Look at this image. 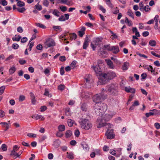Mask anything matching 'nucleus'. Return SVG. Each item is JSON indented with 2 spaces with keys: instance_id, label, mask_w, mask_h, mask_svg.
I'll use <instances>...</instances> for the list:
<instances>
[{
  "instance_id": "f257e3e1",
  "label": "nucleus",
  "mask_w": 160,
  "mask_h": 160,
  "mask_svg": "<svg viewBox=\"0 0 160 160\" xmlns=\"http://www.w3.org/2000/svg\"><path fill=\"white\" fill-rule=\"evenodd\" d=\"M101 99V98L100 95L99 94H96L93 96V101L96 103L94 107L97 108V106H98L99 105L100 106V107L102 106V108H99V109L101 110L102 111L104 112L107 110V106L106 104L100 102Z\"/></svg>"
},
{
  "instance_id": "f03ea898",
  "label": "nucleus",
  "mask_w": 160,
  "mask_h": 160,
  "mask_svg": "<svg viewBox=\"0 0 160 160\" xmlns=\"http://www.w3.org/2000/svg\"><path fill=\"white\" fill-rule=\"evenodd\" d=\"M116 76V75L115 73L113 72H110L107 73H103L101 74L100 82L103 84H105L107 80L112 79Z\"/></svg>"
},
{
  "instance_id": "7ed1b4c3",
  "label": "nucleus",
  "mask_w": 160,
  "mask_h": 160,
  "mask_svg": "<svg viewBox=\"0 0 160 160\" xmlns=\"http://www.w3.org/2000/svg\"><path fill=\"white\" fill-rule=\"evenodd\" d=\"M80 124L81 128L85 130H88L92 127L91 123L87 119H82L80 121Z\"/></svg>"
},
{
  "instance_id": "20e7f679",
  "label": "nucleus",
  "mask_w": 160,
  "mask_h": 160,
  "mask_svg": "<svg viewBox=\"0 0 160 160\" xmlns=\"http://www.w3.org/2000/svg\"><path fill=\"white\" fill-rule=\"evenodd\" d=\"M20 147L17 145L13 147L11 151L10 155L12 156L13 158L16 159L17 158H20V156L22 153V152H20L18 153L17 152L18 151Z\"/></svg>"
},
{
  "instance_id": "39448f33",
  "label": "nucleus",
  "mask_w": 160,
  "mask_h": 160,
  "mask_svg": "<svg viewBox=\"0 0 160 160\" xmlns=\"http://www.w3.org/2000/svg\"><path fill=\"white\" fill-rule=\"evenodd\" d=\"M101 44V41L98 38H97L93 40L91 43V47L93 50H95L96 48L100 47Z\"/></svg>"
},
{
  "instance_id": "423d86ee",
  "label": "nucleus",
  "mask_w": 160,
  "mask_h": 160,
  "mask_svg": "<svg viewBox=\"0 0 160 160\" xmlns=\"http://www.w3.org/2000/svg\"><path fill=\"white\" fill-rule=\"evenodd\" d=\"M117 86L116 85L112 84L110 86L108 91L110 94L115 95L117 93Z\"/></svg>"
},
{
  "instance_id": "0eeeda50",
  "label": "nucleus",
  "mask_w": 160,
  "mask_h": 160,
  "mask_svg": "<svg viewBox=\"0 0 160 160\" xmlns=\"http://www.w3.org/2000/svg\"><path fill=\"white\" fill-rule=\"evenodd\" d=\"M45 44L46 47L48 48L55 46V42L53 39L49 38L46 41Z\"/></svg>"
},
{
  "instance_id": "6e6552de",
  "label": "nucleus",
  "mask_w": 160,
  "mask_h": 160,
  "mask_svg": "<svg viewBox=\"0 0 160 160\" xmlns=\"http://www.w3.org/2000/svg\"><path fill=\"white\" fill-rule=\"evenodd\" d=\"M105 135L108 139H112L115 136L112 130L108 129Z\"/></svg>"
},
{
  "instance_id": "1a4fd4ad",
  "label": "nucleus",
  "mask_w": 160,
  "mask_h": 160,
  "mask_svg": "<svg viewBox=\"0 0 160 160\" xmlns=\"http://www.w3.org/2000/svg\"><path fill=\"white\" fill-rule=\"evenodd\" d=\"M92 67L93 69L96 73L100 77L99 78V81L100 82V79H101V74H102L103 73H102L101 72L100 68L97 66H92Z\"/></svg>"
},
{
  "instance_id": "9d476101",
  "label": "nucleus",
  "mask_w": 160,
  "mask_h": 160,
  "mask_svg": "<svg viewBox=\"0 0 160 160\" xmlns=\"http://www.w3.org/2000/svg\"><path fill=\"white\" fill-rule=\"evenodd\" d=\"M160 113L158 110L154 109L152 110L151 112L148 113H146L145 115L148 118L151 115H158Z\"/></svg>"
},
{
  "instance_id": "9b49d317",
  "label": "nucleus",
  "mask_w": 160,
  "mask_h": 160,
  "mask_svg": "<svg viewBox=\"0 0 160 160\" xmlns=\"http://www.w3.org/2000/svg\"><path fill=\"white\" fill-rule=\"evenodd\" d=\"M32 118L36 120H39L40 121H44L45 120V117L42 115L38 114H35L32 116Z\"/></svg>"
},
{
  "instance_id": "f8f14e48",
  "label": "nucleus",
  "mask_w": 160,
  "mask_h": 160,
  "mask_svg": "<svg viewBox=\"0 0 160 160\" xmlns=\"http://www.w3.org/2000/svg\"><path fill=\"white\" fill-rule=\"evenodd\" d=\"M58 3L65 4L68 6H71L73 4V2L71 1L68 0H57Z\"/></svg>"
},
{
  "instance_id": "ddd939ff",
  "label": "nucleus",
  "mask_w": 160,
  "mask_h": 160,
  "mask_svg": "<svg viewBox=\"0 0 160 160\" xmlns=\"http://www.w3.org/2000/svg\"><path fill=\"white\" fill-rule=\"evenodd\" d=\"M125 91L128 92H130L134 93L135 92V90L133 88H132L130 87H125Z\"/></svg>"
},
{
  "instance_id": "4468645a",
  "label": "nucleus",
  "mask_w": 160,
  "mask_h": 160,
  "mask_svg": "<svg viewBox=\"0 0 160 160\" xmlns=\"http://www.w3.org/2000/svg\"><path fill=\"white\" fill-rule=\"evenodd\" d=\"M85 30L86 28L85 27H82L81 29L78 32V33L80 37H82L85 34Z\"/></svg>"
},
{
  "instance_id": "2eb2a0df",
  "label": "nucleus",
  "mask_w": 160,
  "mask_h": 160,
  "mask_svg": "<svg viewBox=\"0 0 160 160\" xmlns=\"http://www.w3.org/2000/svg\"><path fill=\"white\" fill-rule=\"evenodd\" d=\"M105 61L109 68L111 69H114V65L110 59H106Z\"/></svg>"
},
{
  "instance_id": "dca6fc26",
  "label": "nucleus",
  "mask_w": 160,
  "mask_h": 160,
  "mask_svg": "<svg viewBox=\"0 0 160 160\" xmlns=\"http://www.w3.org/2000/svg\"><path fill=\"white\" fill-rule=\"evenodd\" d=\"M89 40L88 38H86L85 41H84L83 45V49H86L87 48L88 45V42H89Z\"/></svg>"
},
{
  "instance_id": "f3484780",
  "label": "nucleus",
  "mask_w": 160,
  "mask_h": 160,
  "mask_svg": "<svg viewBox=\"0 0 160 160\" xmlns=\"http://www.w3.org/2000/svg\"><path fill=\"white\" fill-rule=\"evenodd\" d=\"M58 128L59 132H63L65 130V127L64 125H60L58 126Z\"/></svg>"
},
{
  "instance_id": "a211bd4d",
  "label": "nucleus",
  "mask_w": 160,
  "mask_h": 160,
  "mask_svg": "<svg viewBox=\"0 0 160 160\" xmlns=\"http://www.w3.org/2000/svg\"><path fill=\"white\" fill-rule=\"evenodd\" d=\"M30 95L31 97V99L32 101V104H35L36 102V100L35 99V97L34 95L32 92L30 93Z\"/></svg>"
},
{
  "instance_id": "6ab92c4d",
  "label": "nucleus",
  "mask_w": 160,
  "mask_h": 160,
  "mask_svg": "<svg viewBox=\"0 0 160 160\" xmlns=\"http://www.w3.org/2000/svg\"><path fill=\"white\" fill-rule=\"evenodd\" d=\"M72 135V132L70 130H67L65 133V136L68 138L70 137Z\"/></svg>"
},
{
  "instance_id": "aec40b11",
  "label": "nucleus",
  "mask_w": 160,
  "mask_h": 160,
  "mask_svg": "<svg viewBox=\"0 0 160 160\" xmlns=\"http://www.w3.org/2000/svg\"><path fill=\"white\" fill-rule=\"evenodd\" d=\"M132 31L133 32H135L136 36H137L138 37H140V35L139 32L138 31L136 27L133 28H132Z\"/></svg>"
},
{
  "instance_id": "412c9836",
  "label": "nucleus",
  "mask_w": 160,
  "mask_h": 160,
  "mask_svg": "<svg viewBox=\"0 0 160 160\" xmlns=\"http://www.w3.org/2000/svg\"><path fill=\"white\" fill-rule=\"evenodd\" d=\"M21 38V37L20 35H15V36L12 38V40L13 41L18 42Z\"/></svg>"
},
{
  "instance_id": "4be33fe9",
  "label": "nucleus",
  "mask_w": 160,
  "mask_h": 160,
  "mask_svg": "<svg viewBox=\"0 0 160 160\" xmlns=\"http://www.w3.org/2000/svg\"><path fill=\"white\" fill-rule=\"evenodd\" d=\"M112 50L111 51H112L113 53H117L119 51L118 47L112 46Z\"/></svg>"
},
{
  "instance_id": "5701e85b",
  "label": "nucleus",
  "mask_w": 160,
  "mask_h": 160,
  "mask_svg": "<svg viewBox=\"0 0 160 160\" xmlns=\"http://www.w3.org/2000/svg\"><path fill=\"white\" fill-rule=\"evenodd\" d=\"M0 124L2 125V127L3 128H6V130H7L9 128V125L8 123L6 122H1Z\"/></svg>"
},
{
  "instance_id": "b1692460",
  "label": "nucleus",
  "mask_w": 160,
  "mask_h": 160,
  "mask_svg": "<svg viewBox=\"0 0 160 160\" xmlns=\"http://www.w3.org/2000/svg\"><path fill=\"white\" fill-rule=\"evenodd\" d=\"M67 157L71 159H73L74 158V154L72 152H67Z\"/></svg>"
},
{
  "instance_id": "393cba45",
  "label": "nucleus",
  "mask_w": 160,
  "mask_h": 160,
  "mask_svg": "<svg viewBox=\"0 0 160 160\" xmlns=\"http://www.w3.org/2000/svg\"><path fill=\"white\" fill-rule=\"evenodd\" d=\"M122 149L121 148H118L116 151L117 154H116V157H118L121 155Z\"/></svg>"
},
{
  "instance_id": "a878e982",
  "label": "nucleus",
  "mask_w": 160,
  "mask_h": 160,
  "mask_svg": "<svg viewBox=\"0 0 160 160\" xmlns=\"http://www.w3.org/2000/svg\"><path fill=\"white\" fill-rule=\"evenodd\" d=\"M26 10V9L24 7H18L17 8V10L18 12L21 13H23Z\"/></svg>"
},
{
  "instance_id": "bb28decb",
  "label": "nucleus",
  "mask_w": 160,
  "mask_h": 160,
  "mask_svg": "<svg viewBox=\"0 0 160 160\" xmlns=\"http://www.w3.org/2000/svg\"><path fill=\"white\" fill-rule=\"evenodd\" d=\"M112 117V116L109 114H106L104 116V119L105 121H108Z\"/></svg>"
},
{
  "instance_id": "cd10ccee",
  "label": "nucleus",
  "mask_w": 160,
  "mask_h": 160,
  "mask_svg": "<svg viewBox=\"0 0 160 160\" xmlns=\"http://www.w3.org/2000/svg\"><path fill=\"white\" fill-rule=\"evenodd\" d=\"M68 125L69 127H71L72 126L73 124L74 123V121L71 119H68L67 121Z\"/></svg>"
},
{
  "instance_id": "c85d7f7f",
  "label": "nucleus",
  "mask_w": 160,
  "mask_h": 160,
  "mask_svg": "<svg viewBox=\"0 0 160 160\" xmlns=\"http://www.w3.org/2000/svg\"><path fill=\"white\" fill-rule=\"evenodd\" d=\"M129 64L128 63L125 62L122 67V69L123 70H127L128 68Z\"/></svg>"
},
{
  "instance_id": "c756f323",
  "label": "nucleus",
  "mask_w": 160,
  "mask_h": 160,
  "mask_svg": "<svg viewBox=\"0 0 160 160\" xmlns=\"http://www.w3.org/2000/svg\"><path fill=\"white\" fill-rule=\"evenodd\" d=\"M70 39L71 40H75L77 38V35L75 33L70 34Z\"/></svg>"
},
{
  "instance_id": "7c9ffc66",
  "label": "nucleus",
  "mask_w": 160,
  "mask_h": 160,
  "mask_svg": "<svg viewBox=\"0 0 160 160\" xmlns=\"http://www.w3.org/2000/svg\"><path fill=\"white\" fill-rule=\"evenodd\" d=\"M34 7L37 10L40 11L42 9V7L41 5H39V2L37 4L35 5Z\"/></svg>"
},
{
  "instance_id": "2f4dec72",
  "label": "nucleus",
  "mask_w": 160,
  "mask_h": 160,
  "mask_svg": "<svg viewBox=\"0 0 160 160\" xmlns=\"http://www.w3.org/2000/svg\"><path fill=\"white\" fill-rule=\"evenodd\" d=\"M17 5L18 7H22L25 6V3L22 2L18 1L17 3Z\"/></svg>"
},
{
  "instance_id": "473e14b6",
  "label": "nucleus",
  "mask_w": 160,
  "mask_h": 160,
  "mask_svg": "<svg viewBox=\"0 0 160 160\" xmlns=\"http://www.w3.org/2000/svg\"><path fill=\"white\" fill-rule=\"evenodd\" d=\"M16 71V68L15 67H11L9 69V72L10 74L13 73Z\"/></svg>"
},
{
  "instance_id": "72a5a7b5",
  "label": "nucleus",
  "mask_w": 160,
  "mask_h": 160,
  "mask_svg": "<svg viewBox=\"0 0 160 160\" xmlns=\"http://www.w3.org/2000/svg\"><path fill=\"white\" fill-rule=\"evenodd\" d=\"M127 14L133 18H134V14L131 10H128L127 12Z\"/></svg>"
},
{
  "instance_id": "f704fd0d",
  "label": "nucleus",
  "mask_w": 160,
  "mask_h": 160,
  "mask_svg": "<svg viewBox=\"0 0 160 160\" xmlns=\"http://www.w3.org/2000/svg\"><path fill=\"white\" fill-rule=\"evenodd\" d=\"M91 77V76L89 75H87L85 76L84 78L86 83H88L90 81Z\"/></svg>"
},
{
  "instance_id": "c9c22d12",
  "label": "nucleus",
  "mask_w": 160,
  "mask_h": 160,
  "mask_svg": "<svg viewBox=\"0 0 160 160\" xmlns=\"http://www.w3.org/2000/svg\"><path fill=\"white\" fill-rule=\"evenodd\" d=\"M125 22L126 23L128 24V25L129 26H131L132 25V22L131 21H129L127 18H126Z\"/></svg>"
},
{
  "instance_id": "e433bc0d",
  "label": "nucleus",
  "mask_w": 160,
  "mask_h": 160,
  "mask_svg": "<svg viewBox=\"0 0 160 160\" xmlns=\"http://www.w3.org/2000/svg\"><path fill=\"white\" fill-rule=\"evenodd\" d=\"M149 44L152 46H155L156 44V42L155 40H151L149 42Z\"/></svg>"
},
{
  "instance_id": "4c0bfd02",
  "label": "nucleus",
  "mask_w": 160,
  "mask_h": 160,
  "mask_svg": "<svg viewBox=\"0 0 160 160\" xmlns=\"http://www.w3.org/2000/svg\"><path fill=\"white\" fill-rule=\"evenodd\" d=\"M70 66L72 69H74L76 66V62L73 61L70 64Z\"/></svg>"
},
{
  "instance_id": "58836bf2",
  "label": "nucleus",
  "mask_w": 160,
  "mask_h": 160,
  "mask_svg": "<svg viewBox=\"0 0 160 160\" xmlns=\"http://www.w3.org/2000/svg\"><path fill=\"white\" fill-rule=\"evenodd\" d=\"M36 25L37 26L42 28H46V26L42 23H36Z\"/></svg>"
},
{
  "instance_id": "ea45409f",
  "label": "nucleus",
  "mask_w": 160,
  "mask_h": 160,
  "mask_svg": "<svg viewBox=\"0 0 160 160\" xmlns=\"http://www.w3.org/2000/svg\"><path fill=\"white\" fill-rule=\"evenodd\" d=\"M147 69L148 70V71H150L152 72L153 73L154 72H155V70L153 69L152 66L151 65H149L148 67L147 68Z\"/></svg>"
},
{
  "instance_id": "a19ab883",
  "label": "nucleus",
  "mask_w": 160,
  "mask_h": 160,
  "mask_svg": "<svg viewBox=\"0 0 160 160\" xmlns=\"http://www.w3.org/2000/svg\"><path fill=\"white\" fill-rule=\"evenodd\" d=\"M5 89V87L4 86L0 87V95H2Z\"/></svg>"
},
{
  "instance_id": "79ce46f5",
  "label": "nucleus",
  "mask_w": 160,
  "mask_h": 160,
  "mask_svg": "<svg viewBox=\"0 0 160 160\" xmlns=\"http://www.w3.org/2000/svg\"><path fill=\"white\" fill-rule=\"evenodd\" d=\"M103 63V62L102 60H99L98 61L97 65L96 66L99 67L100 66H102Z\"/></svg>"
},
{
  "instance_id": "37998d69",
  "label": "nucleus",
  "mask_w": 160,
  "mask_h": 160,
  "mask_svg": "<svg viewBox=\"0 0 160 160\" xmlns=\"http://www.w3.org/2000/svg\"><path fill=\"white\" fill-rule=\"evenodd\" d=\"M52 13L54 15L57 16V17H59V16L60 12L57 10H54Z\"/></svg>"
},
{
  "instance_id": "c03bdc74",
  "label": "nucleus",
  "mask_w": 160,
  "mask_h": 160,
  "mask_svg": "<svg viewBox=\"0 0 160 160\" xmlns=\"http://www.w3.org/2000/svg\"><path fill=\"white\" fill-rule=\"evenodd\" d=\"M110 153L114 156H116V154H117V153L116 152V151H115V150L113 149H110Z\"/></svg>"
},
{
  "instance_id": "a18cd8bd",
  "label": "nucleus",
  "mask_w": 160,
  "mask_h": 160,
  "mask_svg": "<svg viewBox=\"0 0 160 160\" xmlns=\"http://www.w3.org/2000/svg\"><path fill=\"white\" fill-rule=\"evenodd\" d=\"M65 88V86L64 85L61 84L58 86V88L59 90L62 91Z\"/></svg>"
},
{
  "instance_id": "49530a36",
  "label": "nucleus",
  "mask_w": 160,
  "mask_h": 160,
  "mask_svg": "<svg viewBox=\"0 0 160 160\" xmlns=\"http://www.w3.org/2000/svg\"><path fill=\"white\" fill-rule=\"evenodd\" d=\"M104 47L105 48L107 49V50H109V51H112V46L110 47L109 45H105L104 46Z\"/></svg>"
},
{
  "instance_id": "de8ad7c7",
  "label": "nucleus",
  "mask_w": 160,
  "mask_h": 160,
  "mask_svg": "<svg viewBox=\"0 0 160 160\" xmlns=\"http://www.w3.org/2000/svg\"><path fill=\"white\" fill-rule=\"evenodd\" d=\"M108 124L110 125V124L109 123H102L99 124V125H97V127L98 128H100L102 127L105 125L106 126V125H108Z\"/></svg>"
},
{
  "instance_id": "09e8293b",
  "label": "nucleus",
  "mask_w": 160,
  "mask_h": 160,
  "mask_svg": "<svg viewBox=\"0 0 160 160\" xmlns=\"http://www.w3.org/2000/svg\"><path fill=\"white\" fill-rule=\"evenodd\" d=\"M60 9L61 11L63 12H64L67 10V8L66 6H61L60 7Z\"/></svg>"
},
{
  "instance_id": "8fccbe9b",
  "label": "nucleus",
  "mask_w": 160,
  "mask_h": 160,
  "mask_svg": "<svg viewBox=\"0 0 160 160\" xmlns=\"http://www.w3.org/2000/svg\"><path fill=\"white\" fill-rule=\"evenodd\" d=\"M65 114L68 116L71 115V113L70 112V110L69 108H67L66 109Z\"/></svg>"
},
{
  "instance_id": "3c124183",
  "label": "nucleus",
  "mask_w": 160,
  "mask_h": 160,
  "mask_svg": "<svg viewBox=\"0 0 160 160\" xmlns=\"http://www.w3.org/2000/svg\"><path fill=\"white\" fill-rule=\"evenodd\" d=\"M1 148L2 150L4 151L7 150V146L5 144H3L2 145Z\"/></svg>"
},
{
  "instance_id": "603ef678",
  "label": "nucleus",
  "mask_w": 160,
  "mask_h": 160,
  "mask_svg": "<svg viewBox=\"0 0 160 160\" xmlns=\"http://www.w3.org/2000/svg\"><path fill=\"white\" fill-rule=\"evenodd\" d=\"M18 32L19 33H22L23 32V30L21 27H18L17 28Z\"/></svg>"
},
{
  "instance_id": "864d4df0",
  "label": "nucleus",
  "mask_w": 160,
  "mask_h": 160,
  "mask_svg": "<svg viewBox=\"0 0 160 160\" xmlns=\"http://www.w3.org/2000/svg\"><path fill=\"white\" fill-rule=\"evenodd\" d=\"M47 109V107L45 106H43L41 107L40 108V110L41 112H43L46 110Z\"/></svg>"
},
{
  "instance_id": "5fc2aeb1",
  "label": "nucleus",
  "mask_w": 160,
  "mask_h": 160,
  "mask_svg": "<svg viewBox=\"0 0 160 160\" xmlns=\"http://www.w3.org/2000/svg\"><path fill=\"white\" fill-rule=\"evenodd\" d=\"M5 115V114L4 112L3 111L0 110V118H3Z\"/></svg>"
},
{
  "instance_id": "6e6d98bb",
  "label": "nucleus",
  "mask_w": 160,
  "mask_h": 160,
  "mask_svg": "<svg viewBox=\"0 0 160 160\" xmlns=\"http://www.w3.org/2000/svg\"><path fill=\"white\" fill-rule=\"evenodd\" d=\"M28 40V39L26 37H24L21 39V42L22 43L26 42Z\"/></svg>"
},
{
  "instance_id": "4d7b16f0",
  "label": "nucleus",
  "mask_w": 160,
  "mask_h": 160,
  "mask_svg": "<svg viewBox=\"0 0 160 160\" xmlns=\"http://www.w3.org/2000/svg\"><path fill=\"white\" fill-rule=\"evenodd\" d=\"M12 48L15 49H17L19 47V45L18 44L14 43L12 45Z\"/></svg>"
},
{
  "instance_id": "13d9d810",
  "label": "nucleus",
  "mask_w": 160,
  "mask_h": 160,
  "mask_svg": "<svg viewBox=\"0 0 160 160\" xmlns=\"http://www.w3.org/2000/svg\"><path fill=\"white\" fill-rule=\"evenodd\" d=\"M99 9L101 11H102V12L103 13H105L106 10L103 6L100 5V6H99Z\"/></svg>"
},
{
  "instance_id": "bf43d9fd",
  "label": "nucleus",
  "mask_w": 160,
  "mask_h": 160,
  "mask_svg": "<svg viewBox=\"0 0 160 160\" xmlns=\"http://www.w3.org/2000/svg\"><path fill=\"white\" fill-rule=\"evenodd\" d=\"M49 2L47 0H44L43 2V5L46 7H48L49 5Z\"/></svg>"
},
{
  "instance_id": "052dcab7",
  "label": "nucleus",
  "mask_w": 160,
  "mask_h": 160,
  "mask_svg": "<svg viewBox=\"0 0 160 160\" xmlns=\"http://www.w3.org/2000/svg\"><path fill=\"white\" fill-rule=\"evenodd\" d=\"M27 136L30 137L35 138L36 137V134L33 133H29L27 134Z\"/></svg>"
},
{
  "instance_id": "680f3d73",
  "label": "nucleus",
  "mask_w": 160,
  "mask_h": 160,
  "mask_svg": "<svg viewBox=\"0 0 160 160\" xmlns=\"http://www.w3.org/2000/svg\"><path fill=\"white\" fill-rule=\"evenodd\" d=\"M137 54L138 55H139L140 57H142L144 58H147V57L146 55L144 54H141L139 53V52H137Z\"/></svg>"
},
{
  "instance_id": "e2e57ef3",
  "label": "nucleus",
  "mask_w": 160,
  "mask_h": 160,
  "mask_svg": "<svg viewBox=\"0 0 160 160\" xmlns=\"http://www.w3.org/2000/svg\"><path fill=\"white\" fill-rule=\"evenodd\" d=\"M151 53L152 55H153V56H154L156 57H158L159 58H160V55L156 53L155 52H154L153 51H152L151 52Z\"/></svg>"
},
{
  "instance_id": "0e129e2a",
  "label": "nucleus",
  "mask_w": 160,
  "mask_h": 160,
  "mask_svg": "<svg viewBox=\"0 0 160 160\" xmlns=\"http://www.w3.org/2000/svg\"><path fill=\"white\" fill-rule=\"evenodd\" d=\"M60 73L61 75H63L64 73V68L63 67H61L60 70Z\"/></svg>"
},
{
  "instance_id": "69168bd1",
  "label": "nucleus",
  "mask_w": 160,
  "mask_h": 160,
  "mask_svg": "<svg viewBox=\"0 0 160 160\" xmlns=\"http://www.w3.org/2000/svg\"><path fill=\"white\" fill-rule=\"evenodd\" d=\"M25 97L23 95H21L19 98V101L22 102L25 99Z\"/></svg>"
},
{
  "instance_id": "338daca9",
  "label": "nucleus",
  "mask_w": 160,
  "mask_h": 160,
  "mask_svg": "<svg viewBox=\"0 0 160 160\" xmlns=\"http://www.w3.org/2000/svg\"><path fill=\"white\" fill-rule=\"evenodd\" d=\"M143 8L146 12H148L150 10V8L148 5L145 6Z\"/></svg>"
},
{
  "instance_id": "774afa93",
  "label": "nucleus",
  "mask_w": 160,
  "mask_h": 160,
  "mask_svg": "<svg viewBox=\"0 0 160 160\" xmlns=\"http://www.w3.org/2000/svg\"><path fill=\"white\" fill-rule=\"evenodd\" d=\"M149 33L148 31L144 32L142 33V35L143 36L146 37L148 36L149 35Z\"/></svg>"
}]
</instances>
